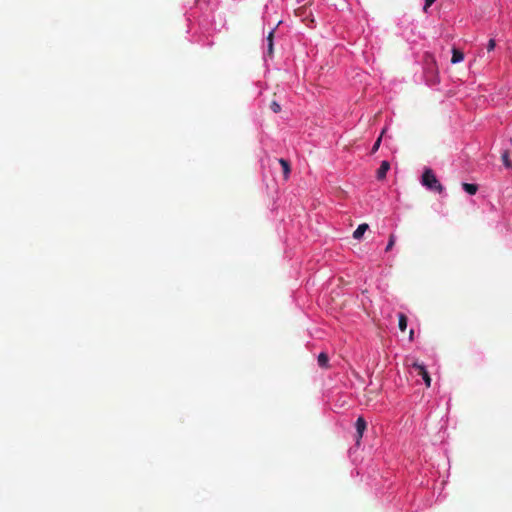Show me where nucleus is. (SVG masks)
I'll return each mask as SVG.
<instances>
[{
  "label": "nucleus",
  "instance_id": "5",
  "mask_svg": "<svg viewBox=\"0 0 512 512\" xmlns=\"http://www.w3.org/2000/svg\"><path fill=\"white\" fill-rule=\"evenodd\" d=\"M463 59H464V53L457 48H453L451 63L457 64V63H460L461 61H463Z\"/></svg>",
  "mask_w": 512,
  "mask_h": 512
},
{
  "label": "nucleus",
  "instance_id": "10",
  "mask_svg": "<svg viewBox=\"0 0 512 512\" xmlns=\"http://www.w3.org/2000/svg\"><path fill=\"white\" fill-rule=\"evenodd\" d=\"M368 228L369 226H358V228L353 233V237L355 239H360Z\"/></svg>",
  "mask_w": 512,
  "mask_h": 512
},
{
  "label": "nucleus",
  "instance_id": "12",
  "mask_svg": "<svg viewBox=\"0 0 512 512\" xmlns=\"http://www.w3.org/2000/svg\"><path fill=\"white\" fill-rule=\"evenodd\" d=\"M270 109L274 112V113H279L281 111V106L280 104L273 100L271 103H270Z\"/></svg>",
  "mask_w": 512,
  "mask_h": 512
},
{
  "label": "nucleus",
  "instance_id": "6",
  "mask_svg": "<svg viewBox=\"0 0 512 512\" xmlns=\"http://www.w3.org/2000/svg\"><path fill=\"white\" fill-rule=\"evenodd\" d=\"M318 365L321 368L327 369L329 367V357L325 352H321L317 358Z\"/></svg>",
  "mask_w": 512,
  "mask_h": 512
},
{
  "label": "nucleus",
  "instance_id": "9",
  "mask_svg": "<svg viewBox=\"0 0 512 512\" xmlns=\"http://www.w3.org/2000/svg\"><path fill=\"white\" fill-rule=\"evenodd\" d=\"M398 319H399V323H398L399 329L401 331H405L406 328H407V317H406V315H404L403 313H400L398 315Z\"/></svg>",
  "mask_w": 512,
  "mask_h": 512
},
{
  "label": "nucleus",
  "instance_id": "3",
  "mask_svg": "<svg viewBox=\"0 0 512 512\" xmlns=\"http://www.w3.org/2000/svg\"><path fill=\"white\" fill-rule=\"evenodd\" d=\"M356 431H357V443L359 442V439L362 438L364 431L366 430L367 423L363 417H358L355 423Z\"/></svg>",
  "mask_w": 512,
  "mask_h": 512
},
{
  "label": "nucleus",
  "instance_id": "7",
  "mask_svg": "<svg viewBox=\"0 0 512 512\" xmlns=\"http://www.w3.org/2000/svg\"><path fill=\"white\" fill-rule=\"evenodd\" d=\"M278 161H279V164L281 165V167L283 169L284 178L288 179V177L290 175V172H291L290 163L287 160L283 159V158H280Z\"/></svg>",
  "mask_w": 512,
  "mask_h": 512
},
{
  "label": "nucleus",
  "instance_id": "4",
  "mask_svg": "<svg viewBox=\"0 0 512 512\" xmlns=\"http://www.w3.org/2000/svg\"><path fill=\"white\" fill-rule=\"evenodd\" d=\"M390 169V163L388 161H382L380 167L377 170V179L383 180L386 177L387 172Z\"/></svg>",
  "mask_w": 512,
  "mask_h": 512
},
{
  "label": "nucleus",
  "instance_id": "15",
  "mask_svg": "<svg viewBox=\"0 0 512 512\" xmlns=\"http://www.w3.org/2000/svg\"><path fill=\"white\" fill-rule=\"evenodd\" d=\"M502 159H503L504 165H505L507 168H510V167H511V162L509 161V157H508V154H507V153H504V154L502 155Z\"/></svg>",
  "mask_w": 512,
  "mask_h": 512
},
{
  "label": "nucleus",
  "instance_id": "1",
  "mask_svg": "<svg viewBox=\"0 0 512 512\" xmlns=\"http://www.w3.org/2000/svg\"><path fill=\"white\" fill-rule=\"evenodd\" d=\"M422 184L430 190L441 193L443 186L431 169H426L422 175Z\"/></svg>",
  "mask_w": 512,
  "mask_h": 512
},
{
  "label": "nucleus",
  "instance_id": "11",
  "mask_svg": "<svg viewBox=\"0 0 512 512\" xmlns=\"http://www.w3.org/2000/svg\"><path fill=\"white\" fill-rule=\"evenodd\" d=\"M273 36L274 32L271 31L267 37L268 41V54L271 56L273 54Z\"/></svg>",
  "mask_w": 512,
  "mask_h": 512
},
{
  "label": "nucleus",
  "instance_id": "18",
  "mask_svg": "<svg viewBox=\"0 0 512 512\" xmlns=\"http://www.w3.org/2000/svg\"><path fill=\"white\" fill-rule=\"evenodd\" d=\"M413 334H414V331H413V330H411V331H410V334H409V335H410V339H411V340H412V338H413Z\"/></svg>",
  "mask_w": 512,
  "mask_h": 512
},
{
  "label": "nucleus",
  "instance_id": "17",
  "mask_svg": "<svg viewBox=\"0 0 512 512\" xmlns=\"http://www.w3.org/2000/svg\"><path fill=\"white\" fill-rule=\"evenodd\" d=\"M436 0H425V5H424V11L426 12L427 9L435 2Z\"/></svg>",
  "mask_w": 512,
  "mask_h": 512
},
{
  "label": "nucleus",
  "instance_id": "14",
  "mask_svg": "<svg viewBox=\"0 0 512 512\" xmlns=\"http://www.w3.org/2000/svg\"><path fill=\"white\" fill-rule=\"evenodd\" d=\"M381 140H382V135H380L378 137V139L376 140V142L374 143V145L372 147V153H375L379 149L380 144H381Z\"/></svg>",
  "mask_w": 512,
  "mask_h": 512
},
{
  "label": "nucleus",
  "instance_id": "16",
  "mask_svg": "<svg viewBox=\"0 0 512 512\" xmlns=\"http://www.w3.org/2000/svg\"><path fill=\"white\" fill-rule=\"evenodd\" d=\"M495 46H496L495 40L490 39L487 44V50L490 52V51L494 50Z\"/></svg>",
  "mask_w": 512,
  "mask_h": 512
},
{
  "label": "nucleus",
  "instance_id": "13",
  "mask_svg": "<svg viewBox=\"0 0 512 512\" xmlns=\"http://www.w3.org/2000/svg\"><path fill=\"white\" fill-rule=\"evenodd\" d=\"M394 244H395V236H394V234H391L389 237V242L386 246V251H390L392 249V247L394 246Z\"/></svg>",
  "mask_w": 512,
  "mask_h": 512
},
{
  "label": "nucleus",
  "instance_id": "8",
  "mask_svg": "<svg viewBox=\"0 0 512 512\" xmlns=\"http://www.w3.org/2000/svg\"><path fill=\"white\" fill-rule=\"evenodd\" d=\"M462 187L469 195H474L478 191V186L476 184L463 183Z\"/></svg>",
  "mask_w": 512,
  "mask_h": 512
},
{
  "label": "nucleus",
  "instance_id": "2",
  "mask_svg": "<svg viewBox=\"0 0 512 512\" xmlns=\"http://www.w3.org/2000/svg\"><path fill=\"white\" fill-rule=\"evenodd\" d=\"M412 368L417 372V375L422 377V379L425 382V385L427 387H430V385H431V378H430V375H429L428 371L426 370V367L423 364H421V363L414 362L412 364Z\"/></svg>",
  "mask_w": 512,
  "mask_h": 512
}]
</instances>
